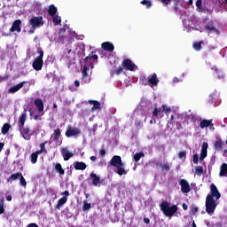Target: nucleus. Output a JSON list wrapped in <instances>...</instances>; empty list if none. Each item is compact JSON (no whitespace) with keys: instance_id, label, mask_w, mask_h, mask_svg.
Here are the masks:
<instances>
[{"instance_id":"nucleus-1","label":"nucleus","mask_w":227,"mask_h":227,"mask_svg":"<svg viewBox=\"0 0 227 227\" xmlns=\"http://www.w3.org/2000/svg\"><path fill=\"white\" fill-rule=\"evenodd\" d=\"M217 200H221V192L214 184L210 185V192L206 197V212L212 215L217 208Z\"/></svg>"},{"instance_id":"nucleus-2","label":"nucleus","mask_w":227,"mask_h":227,"mask_svg":"<svg viewBox=\"0 0 227 227\" xmlns=\"http://www.w3.org/2000/svg\"><path fill=\"white\" fill-rule=\"evenodd\" d=\"M160 208L166 217H173L178 212V206H170L168 200H163L161 205H160Z\"/></svg>"},{"instance_id":"nucleus-3","label":"nucleus","mask_w":227,"mask_h":227,"mask_svg":"<svg viewBox=\"0 0 227 227\" xmlns=\"http://www.w3.org/2000/svg\"><path fill=\"white\" fill-rule=\"evenodd\" d=\"M38 54L39 56L35 59L32 64L34 70L36 72H40L43 68V50L42 48H39Z\"/></svg>"},{"instance_id":"nucleus-4","label":"nucleus","mask_w":227,"mask_h":227,"mask_svg":"<svg viewBox=\"0 0 227 227\" xmlns=\"http://www.w3.org/2000/svg\"><path fill=\"white\" fill-rule=\"evenodd\" d=\"M93 60L94 61H98V55L94 54V51H91L89 56H87L84 60V67H88L89 68L93 69L94 66H93Z\"/></svg>"},{"instance_id":"nucleus-5","label":"nucleus","mask_w":227,"mask_h":227,"mask_svg":"<svg viewBox=\"0 0 227 227\" xmlns=\"http://www.w3.org/2000/svg\"><path fill=\"white\" fill-rule=\"evenodd\" d=\"M30 26H32L33 29H36V27H40V26H43V17L38 16L30 19L29 20Z\"/></svg>"},{"instance_id":"nucleus-6","label":"nucleus","mask_w":227,"mask_h":227,"mask_svg":"<svg viewBox=\"0 0 227 227\" xmlns=\"http://www.w3.org/2000/svg\"><path fill=\"white\" fill-rule=\"evenodd\" d=\"M121 66L126 69V70H129V72H134L135 68H137V66H136V64H134L132 62V60H130L129 59H125L122 63Z\"/></svg>"},{"instance_id":"nucleus-7","label":"nucleus","mask_w":227,"mask_h":227,"mask_svg":"<svg viewBox=\"0 0 227 227\" xmlns=\"http://www.w3.org/2000/svg\"><path fill=\"white\" fill-rule=\"evenodd\" d=\"M179 185L181 186V192L184 194H189L191 192V184H189V182L185 179H181L179 181Z\"/></svg>"},{"instance_id":"nucleus-8","label":"nucleus","mask_w":227,"mask_h":227,"mask_svg":"<svg viewBox=\"0 0 227 227\" xmlns=\"http://www.w3.org/2000/svg\"><path fill=\"white\" fill-rule=\"evenodd\" d=\"M79 134H81L79 128L72 129V126H69L66 131V137H74V136H79Z\"/></svg>"},{"instance_id":"nucleus-9","label":"nucleus","mask_w":227,"mask_h":227,"mask_svg":"<svg viewBox=\"0 0 227 227\" xmlns=\"http://www.w3.org/2000/svg\"><path fill=\"white\" fill-rule=\"evenodd\" d=\"M21 136L23 137V139H25L26 141H30L31 140V137L35 134V133H31V129H29V127H23L21 129Z\"/></svg>"},{"instance_id":"nucleus-10","label":"nucleus","mask_w":227,"mask_h":227,"mask_svg":"<svg viewBox=\"0 0 227 227\" xmlns=\"http://www.w3.org/2000/svg\"><path fill=\"white\" fill-rule=\"evenodd\" d=\"M22 24V20H16L13 21L12 27L10 28V32L11 33H15V31L17 33H20V31H22V28L20 27Z\"/></svg>"},{"instance_id":"nucleus-11","label":"nucleus","mask_w":227,"mask_h":227,"mask_svg":"<svg viewBox=\"0 0 227 227\" xmlns=\"http://www.w3.org/2000/svg\"><path fill=\"white\" fill-rule=\"evenodd\" d=\"M90 178L91 179V185L94 187H100V176L92 172L90 175Z\"/></svg>"},{"instance_id":"nucleus-12","label":"nucleus","mask_w":227,"mask_h":227,"mask_svg":"<svg viewBox=\"0 0 227 227\" xmlns=\"http://www.w3.org/2000/svg\"><path fill=\"white\" fill-rule=\"evenodd\" d=\"M27 110H24V112L21 114L20 117V122L18 124L19 129L22 130V129H24V125H26V120L27 118Z\"/></svg>"},{"instance_id":"nucleus-13","label":"nucleus","mask_w":227,"mask_h":227,"mask_svg":"<svg viewBox=\"0 0 227 227\" xmlns=\"http://www.w3.org/2000/svg\"><path fill=\"white\" fill-rule=\"evenodd\" d=\"M121 164H123L121 157L118 155H114L110 160V166H113L114 168L121 166Z\"/></svg>"},{"instance_id":"nucleus-14","label":"nucleus","mask_w":227,"mask_h":227,"mask_svg":"<svg viewBox=\"0 0 227 227\" xmlns=\"http://www.w3.org/2000/svg\"><path fill=\"white\" fill-rule=\"evenodd\" d=\"M101 49L106 51V52H113L114 51V44L111 42H105L101 43Z\"/></svg>"},{"instance_id":"nucleus-15","label":"nucleus","mask_w":227,"mask_h":227,"mask_svg":"<svg viewBox=\"0 0 227 227\" xmlns=\"http://www.w3.org/2000/svg\"><path fill=\"white\" fill-rule=\"evenodd\" d=\"M60 153L64 159V160H70V159H72V157H74V153H70V151H68L67 148H62L60 151Z\"/></svg>"},{"instance_id":"nucleus-16","label":"nucleus","mask_w":227,"mask_h":227,"mask_svg":"<svg viewBox=\"0 0 227 227\" xmlns=\"http://www.w3.org/2000/svg\"><path fill=\"white\" fill-rule=\"evenodd\" d=\"M90 67H88V66H83V69L82 71V81H84L86 83L91 81V78H90V74H88V70H90Z\"/></svg>"},{"instance_id":"nucleus-17","label":"nucleus","mask_w":227,"mask_h":227,"mask_svg":"<svg viewBox=\"0 0 227 227\" xmlns=\"http://www.w3.org/2000/svg\"><path fill=\"white\" fill-rule=\"evenodd\" d=\"M207 150H208V143L203 142L200 160H205V158L207 157Z\"/></svg>"},{"instance_id":"nucleus-18","label":"nucleus","mask_w":227,"mask_h":227,"mask_svg":"<svg viewBox=\"0 0 227 227\" xmlns=\"http://www.w3.org/2000/svg\"><path fill=\"white\" fill-rule=\"evenodd\" d=\"M200 129L210 127V129H213V130L215 129L214 124L212 123V120H207V119L202 120L200 123Z\"/></svg>"},{"instance_id":"nucleus-19","label":"nucleus","mask_w":227,"mask_h":227,"mask_svg":"<svg viewBox=\"0 0 227 227\" xmlns=\"http://www.w3.org/2000/svg\"><path fill=\"white\" fill-rule=\"evenodd\" d=\"M148 82L151 86H157L159 84V79L157 78V74H153L148 76Z\"/></svg>"},{"instance_id":"nucleus-20","label":"nucleus","mask_w":227,"mask_h":227,"mask_svg":"<svg viewBox=\"0 0 227 227\" xmlns=\"http://www.w3.org/2000/svg\"><path fill=\"white\" fill-rule=\"evenodd\" d=\"M24 84H26V82H21L18 83L17 85L11 87L8 90V92L9 93H17V91H19V90H21V88H24Z\"/></svg>"},{"instance_id":"nucleus-21","label":"nucleus","mask_w":227,"mask_h":227,"mask_svg":"<svg viewBox=\"0 0 227 227\" xmlns=\"http://www.w3.org/2000/svg\"><path fill=\"white\" fill-rule=\"evenodd\" d=\"M204 29H206L207 31H210V33H212V31L214 33H216V35H219V30L217 28H215V27H214V22L210 21L209 23H207Z\"/></svg>"},{"instance_id":"nucleus-22","label":"nucleus","mask_w":227,"mask_h":227,"mask_svg":"<svg viewBox=\"0 0 227 227\" xmlns=\"http://www.w3.org/2000/svg\"><path fill=\"white\" fill-rule=\"evenodd\" d=\"M34 104L37 107L39 113H43V100H42V98L35 99Z\"/></svg>"},{"instance_id":"nucleus-23","label":"nucleus","mask_w":227,"mask_h":227,"mask_svg":"<svg viewBox=\"0 0 227 227\" xmlns=\"http://www.w3.org/2000/svg\"><path fill=\"white\" fill-rule=\"evenodd\" d=\"M74 165L76 171H84V169L87 168L86 163L82 161H74Z\"/></svg>"},{"instance_id":"nucleus-24","label":"nucleus","mask_w":227,"mask_h":227,"mask_svg":"<svg viewBox=\"0 0 227 227\" xmlns=\"http://www.w3.org/2000/svg\"><path fill=\"white\" fill-rule=\"evenodd\" d=\"M20 176H22V174L20 172H17L14 174H12L8 178H7V182H9L10 184H12V182H15V180H20Z\"/></svg>"},{"instance_id":"nucleus-25","label":"nucleus","mask_w":227,"mask_h":227,"mask_svg":"<svg viewBox=\"0 0 227 227\" xmlns=\"http://www.w3.org/2000/svg\"><path fill=\"white\" fill-rule=\"evenodd\" d=\"M67 201H68V197H62L58 200V203L55 207L56 210H61V207H63V205H65V203H67Z\"/></svg>"},{"instance_id":"nucleus-26","label":"nucleus","mask_w":227,"mask_h":227,"mask_svg":"<svg viewBox=\"0 0 227 227\" xmlns=\"http://www.w3.org/2000/svg\"><path fill=\"white\" fill-rule=\"evenodd\" d=\"M61 137V129L58 128L54 130L53 136L51 137L52 143H56V141H59V137Z\"/></svg>"},{"instance_id":"nucleus-27","label":"nucleus","mask_w":227,"mask_h":227,"mask_svg":"<svg viewBox=\"0 0 227 227\" xmlns=\"http://www.w3.org/2000/svg\"><path fill=\"white\" fill-rule=\"evenodd\" d=\"M58 13V7L54 4H51L48 9V14L50 17H54Z\"/></svg>"},{"instance_id":"nucleus-28","label":"nucleus","mask_w":227,"mask_h":227,"mask_svg":"<svg viewBox=\"0 0 227 227\" xmlns=\"http://www.w3.org/2000/svg\"><path fill=\"white\" fill-rule=\"evenodd\" d=\"M55 171L59 173L61 176L65 175V169L61 166V163H54Z\"/></svg>"},{"instance_id":"nucleus-29","label":"nucleus","mask_w":227,"mask_h":227,"mask_svg":"<svg viewBox=\"0 0 227 227\" xmlns=\"http://www.w3.org/2000/svg\"><path fill=\"white\" fill-rule=\"evenodd\" d=\"M89 104H91L93 106L90 109L91 113H93L95 109H100V102H98V100H89Z\"/></svg>"},{"instance_id":"nucleus-30","label":"nucleus","mask_w":227,"mask_h":227,"mask_svg":"<svg viewBox=\"0 0 227 227\" xmlns=\"http://www.w3.org/2000/svg\"><path fill=\"white\" fill-rule=\"evenodd\" d=\"M115 168H117V175H119L120 176L127 175V171H125V166L123 165V163Z\"/></svg>"},{"instance_id":"nucleus-31","label":"nucleus","mask_w":227,"mask_h":227,"mask_svg":"<svg viewBox=\"0 0 227 227\" xmlns=\"http://www.w3.org/2000/svg\"><path fill=\"white\" fill-rule=\"evenodd\" d=\"M219 176H227V164L223 163L220 167Z\"/></svg>"},{"instance_id":"nucleus-32","label":"nucleus","mask_w":227,"mask_h":227,"mask_svg":"<svg viewBox=\"0 0 227 227\" xmlns=\"http://www.w3.org/2000/svg\"><path fill=\"white\" fill-rule=\"evenodd\" d=\"M10 129H12V125L10 123H4L1 129L2 134L6 136V134L10 132Z\"/></svg>"},{"instance_id":"nucleus-33","label":"nucleus","mask_w":227,"mask_h":227,"mask_svg":"<svg viewBox=\"0 0 227 227\" xmlns=\"http://www.w3.org/2000/svg\"><path fill=\"white\" fill-rule=\"evenodd\" d=\"M38 155H40V154L36 151L35 153H31L30 160H31L32 164H36V162L38 161Z\"/></svg>"},{"instance_id":"nucleus-34","label":"nucleus","mask_w":227,"mask_h":227,"mask_svg":"<svg viewBox=\"0 0 227 227\" xmlns=\"http://www.w3.org/2000/svg\"><path fill=\"white\" fill-rule=\"evenodd\" d=\"M215 150H223V140L221 138H217L215 142Z\"/></svg>"},{"instance_id":"nucleus-35","label":"nucleus","mask_w":227,"mask_h":227,"mask_svg":"<svg viewBox=\"0 0 227 227\" xmlns=\"http://www.w3.org/2000/svg\"><path fill=\"white\" fill-rule=\"evenodd\" d=\"M141 157H145V153L143 152L136 153L133 157L134 162H139V160H141Z\"/></svg>"},{"instance_id":"nucleus-36","label":"nucleus","mask_w":227,"mask_h":227,"mask_svg":"<svg viewBox=\"0 0 227 227\" xmlns=\"http://www.w3.org/2000/svg\"><path fill=\"white\" fill-rule=\"evenodd\" d=\"M45 145H47V141H45L44 143L40 144V150L36 151L37 153H39L41 155V153H47V149L45 148Z\"/></svg>"},{"instance_id":"nucleus-37","label":"nucleus","mask_w":227,"mask_h":227,"mask_svg":"<svg viewBox=\"0 0 227 227\" xmlns=\"http://www.w3.org/2000/svg\"><path fill=\"white\" fill-rule=\"evenodd\" d=\"M162 107H154L153 116L157 118V116H159V114H162Z\"/></svg>"},{"instance_id":"nucleus-38","label":"nucleus","mask_w":227,"mask_h":227,"mask_svg":"<svg viewBox=\"0 0 227 227\" xmlns=\"http://www.w3.org/2000/svg\"><path fill=\"white\" fill-rule=\"evenodd\" d=\"M90 208H91V203H88V200H84L82 207V212H88Z\"/></svg>"},{"instance_id":"nucleus-39","label":"nucleus","mask_w":227,"mask_h":227,"mask_svg":"<svg viewBox=\"0 0 227 227\" xmlns=\"http://www.w3.org/2000/svg\"><path fill=\"white\" fill-rule=\"evenodd\" d=\"M53 17V24L54 26H59L61 24V16H58L55 14Z\"/></svg>"},{"instance_id":"nucleus-40","label":"nucleus","mask_w":227,"mask_h":227,"mask_svg":"<svg viewBox=\"0 0 227 227\" xmlns=\"http://www.w3.org/2000/svg\"><path fill=\"white\" fill-rule=\"evenodd\" d=\"M187 120L191 121V123H196L198 121V116L196 114H189L187 115Z\"/></svg>"},{"instance_id":"nucleus-41","label":"nucleus","mask_w":227,"mask_h":227,"mask_svg":"<svg viewBox=\"0 0 227 227\" xmlns=\"http://www.w3.org/2000/svg\"><path fill=\"white\" fill-rule=\"evenodd\" d=\"M160 168L161 171H169V169H171V167H169L168 163H160Z\"/></svg>"},{"instance_id":"nucleus-42","label":"nucleus","mask_w":227,"mask_h":227,"mask_svg":"<svg viewBox=\"0 0 227 227\" xmlns=\"http://www.w3.org/2000/svg\"><path fill=\"white\" fill-rule=\"evenodd\" d=\"M195 172L197 173V175L199 176H201V175H203V167L201 166H196L195 167Z\"/></svg>"},{"instance_id":"nucleus-43","label":"nucleus","mask_w":227,"mask_h":227,"mask_svg":"<svg viewBox=\"0 0 227 227\" xmlns=\"http://www.w3.org/2000/svg\"><path fill=\"white\" fill-rule=\"evenodd\" d=\"M4 214V198L0 199V215Z\"/></svg>"},{"instance_id":"nucleus-44","label":"nucleus","mask_w":227,"mask_h":227,"mask_svg":"<svg viewBox=\"0 0 227 227\" xmlns=\"http://www.w3.org/2000/svg\"><path fill=\"white\" fill-rule=\"evenodd\" d=\"M140 3L146 8H150L152 6V1L150 0H142Z\"/></svg>"},{"instance_id":"nucleus-45","label":"nucleus","mask_w":227,"mask_h":227,"mask_svg":"<svg viewBox=\"0 0 227 227\" xmlns=\"http://www.w3.org/2000/svg\"><path fill=\"white\" fill-rule=\"evenodd\" d=\"M20 184L21 185V187H26V185H27V183L26 182V178H24V176H22L20 177Z\"/></svg>"},{"instance_id":"nucleus-46","label":"nucleus","mask_w":227,"mask_h":227,"mask_svg":"<svg viewBox=\"0 0 227 227\" xmlns=\"http://www.w3.org/2000/svg\"><path fill=\"white\" fill-rule=\"evenodd\" d=\"M162 113H165V114H169L171 113V108L166 107V105L161 106Z\"/></svg>"},{"instance_id":"nucleus-47","label":"nucleus","mask_w":227,"mask_h":227,"mask_svg":"<svg viewBox=\"0 0 227 227\" xmlns=\"http://www.w3.org/2000/svg\"><path fill=\"white\" fill-rule=\"evenodd\" d=\"M199 210H200V207H198L196 206H192V208H191L192 215H196V214H198Z\"/></svg>"},{"instance_id":"nucleus-48","label":"nucleus","mask_w":227,"mask_h":227,"mask_svg":"<svg viewBox=\"0 0 227 227\" xmlns=\"http://www.w3.org/2000/svg\"><path fill=\"white\" fill-rule=\"evenodd\" d=\"M193 49L195 51H201V43H193Z\"/></svg>"},{"instance_id":"nucleus-49","label":"nucleus","mask_w":227,"mask_h":227,"mask_svg":"<svg viewBox=\"0 0 227 227\" xmlns=\"http://www.w3.org/2000/svg\"><path fill=\"white\" fill-rule=\"evenodd\" d=\"M185 156H186V153H185V151H181V152H179V153H178V158L179 159H185Z\"/></svg>"},{"instance_id":"nucleus-50","label":"nucleus","mask_w":227,"mask_h":227,"mask_svg":"<svg viewBox=\"0 0 227 227\" xmlns=\"http://www.w3.org/2000/svg\"><path fill=\"white\" fill-rule=\"evenodd\" d=\"M123 72V67H120L114 71L115 75H120Z\"/></svg>"},{"instance_id":"nucleus-51","label":"nucleus","mask_w":227,"mask_h":227,"mask_svg":"<svg viewBox=\"0 0 227 227\" xmlns=\"http://www.w3.org/2000/svg\"><path fill=\"white\" fill-rule=\"evenodd\" d=\"M200 156L198 155V153L193 154V163L198 164Z\"/></svg>"},{"instance_id":"nucleus-52","label":"nucleus","mask_w":227,"mask_h":227,"mask_svg":"<svg viewBox=\"0 0 227 227\" xmlns=\"http://www.w3.org/2000/svg\"><path fill=\"white\" fill-rule=\"evenodd\" d=\"M201 4H203V0H197L196 2V7L200 10L201 9Z\"/></svg>"},{"instance_id":"nucleus-53","label":"nucleus","mask_w":227,"mask_h":227,"mask_svg":"<svg viewBox=\"0 0 227 227\" xmlns=\"http://www.w3.org/2000/svg\"><path fill=\"white\" fill-rule=\"evenodd\" d=\"M99 155L101 157H106V149L101 148L100 151H99Z\"/></svg>"},{"instance_id":"nucleus-54","label":"nucleus","mask_w":227,"mask_h":227,"mask_svg":"<svg viewBox=\"0 0 227 227\" xmlns=\"http://www.w3.org/2000/svg\"><path fill=\"white\" fill-rule=\"evenodd\" d=\"M9 76L5 75V76H0V82H4V81H8Z\"/></svg>"},{"instance_id":"nucleus-55","label":"nucleus","mask_w":227,"mask_h":227,"mask_svg":"<svg viewBox=\"0 0 227 227\" xmlns=\"http://www.w3.org/2000/svg\"><path fill=\"white\" fill-rule=\"evenodd\" d=\"M169 125H173L175 123V115H171L168 121Z\"/></svg>"},{"instance_id":"nucleus-56","label":"nucleus","mask_w":227,"mask_h":227,"mask_svg":"<svg viewBox=\"0 0 227 227\" xmlns=\"http://www.w3.org/2000/svg\"><path fill=\"white\" fill-rule=\"evenodd\" d=\"M61 195L64 196V198H68V196H70V192L66 190L61 193Z\"/></svg>"},{"instance_id":"nucleus-57","label":"nucleus","mask_w":227,"mask_h":227,"mask_svg":"<svg viewBox=\"0 0 227 227\" xmlns=\"http://www.w3.org/2000/svg\"><path fill=\"white\" fill-rule=\"evenodd\" d=\"M161 3L165 4V6H168L171 3V0H161Z\"/></svg>"},{"instance_id":"nucleus-58","label":"nucleus","mask_w":227,"mask_h":227,"mask_svg":"<svg viewBox=\"0 0 227 227\" xmlns=\"http://www.w3.org/2000/svg\"><path fill=\"white\" fill-rule=\"evenodd\" d=\"M49 192H50V194H51V196H56V191L54 189L50 188Z\"/></svg>"},{"instance_id":"nucleus-59","label":"nucleus","mask_w":227,"mask_h":227,"mask_svg":"<svg viewBox=\"0 0 227 227\" xmlns=\"http://www.w3.org/2000/svg\"><path fill=\"white\" fill-rule=\"evenodd\" d=\"M153 164L154 165V166H157V167H160V163H159V160H153Z\"/></svg>"},{"instance_id":"nucleus-60","label":"nucleus","mask_w":227,"mask_h":227,"mask_svg":"<svg viewBox=\"0 0 227 227\" xmlns=\"http://www.w3.org/2000/svg\"><path fill=\"white\" fill-rule=\"evenodd\" d=\"M53 112L58 113V104L56 103L53 104Z\"/></svg>"},{"instance_id":"nucleus-61","label":"nucleus","mask_w":227,"mask_h":227,"mask_svg":"<svg viewBox=\"0 0 227 227\" xmlns=\"http://www.w3.org/2000/svg\"><path fill=\"white\" fill-rule=\"evenodd\" d=\"M27 227H38V224H36L35 223H29Z\"/></svg>"},{"instance_id":"nucleus-62","label":"nucleus","mask_w":227,"mask_h":227,"mask_svg":"<svg viewBox=\"0 0 227 227\" xmlns=\"http://www.w3.org/2000/svg\"><path fill=\"white\" fill-rule=\"evenodd\" d=\"M144 223H145V224H150V218H144Z\"/></svg>"},{"instance_id":"nucleus-63","label":"nucleus","mask_w":227,"mask_h":227,"mask_svg":"<svg viewBox=\"0 0 227 227\" xmlns=\"http://www.w3.org/2000/svg\"><path fill=\"white\" fill-rule=\"evenodd\" d=\"M182 207L184 210H187L189 208V206H187L186 203H183Z\"/></svg>"},{"instance_id":"nucleus-64","label":"nucleus","mask_w":227,"mask_h":227,"mask_svg":"<svg viewBox=\"0 0 227 227\" xmlns=\"http://www.w3.org/2000/svg\"><path fill=\"white\" fill-rule=\"evenodd\" d=\"M72 52V48L66 49V54H70Z\"/></svg>"}]
</instances>
